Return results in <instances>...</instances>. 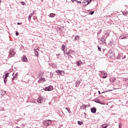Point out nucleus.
<instances>
[{
	"instance_id": "f257e3e1",
	"label": "nucleus",
	"mask_w": 128,
	"mask_h": 128,
	"mask_svg": "<svg viewBox=\"0 0 128 128\" xmlns=\"http://www.w3.org/2000/svg\"><path fill=\"white\" fill-rule=\"evenodd\" d=\"M43 124H44V126H50V124H52V120H44L43 122Z\"/></svg>"
},
{
	"instance_id": "f03ea898",
	"label": "nucleus",
	"mask_w": 128,
	"mask_h": 128,
	"mask_svg": "<svg viewBox=\"0 0 128 128\" xmlns=\"http://www.w3.org/2000/svg\"><path fill=\"white\" fill-rule=\"evenodd\" d=\"M42 90H44L46 92H50V90H54V86H49L48 87L44 88L43 89H42Z\"/></svg>"
},
{
	"instance_id": "7ed1b4c3",
	"label": "nucleus",
	"mask_w": 128,
	"mask_h": 128,
	"mask_svg": "<svg viewBox=\"0 0 128 128\" xmlns=\"http://www.w3.org/2000/svg\"><path fill=\"white\" fill-rule=\"evenodd\" d=\"M108 54L110 58H116V56H114V52L112 50H110L108 52Z\"/></svg>"
},
{
	"instance_id": "20e7f679",
	"label": "nucleus",
	"mask_w": 128,
	"mask_h": 128,
	"mask_svg": "<svg viewBox=\"0 0 128 128\" xmlns=\"http://www.w3.org/2000/svg\"><path fill=\"white\" fill-rule=\"evenodd\" d=\"M92 1V0H84L82 2V4L86 6H88V4H90Z\"/></svg>"
},
{
	"instance_id": "39448f33",
	"label": "nucleus",
	"mask_w": 128,
	"mask_h": 128,
	"mask_svg": "<svg viewBox=\"0 0 128 128\" xmlns=\"http://www.w3.org/2000/svg\"><path fill=\"white\" fill-rule=\"evenodd\" d=\"M120 58H122V60H124V58H126V55L124 56V54L122 53L118 54V55L116 56L117 60H120Z\"/></svg>"
},
{
	"instance_id": "423d86ee",
	"label": "nucleus",
	"mask_w": 128,
	"mask_h": 128,
	"mask_svg": "<svg viewBox=\"0 0 128 128\" xmlns=\"http://www.w3.org/2000/svg\"><path fill=\"white\" fill-rule=\"evenodd\" d=\"M56 72L57 73V74H58V76H64V72L60 70H56Z\"/></svg>"
},
{
	"instance_id": "0eeeda50",
	"label": "nucleus",
	"mask_w": 128,
	"mask_h": 128,
	"mask_svg": "<svg viewBox=\"0 0 128 128\" xmlns=\"http://www.w3.org/2000/svg\"><path fill=\"white\" fill-rule=\"evenodd\" d=\"M37 102L38 104H42L44 102V98L42 97H39L37 100Z\"/></svg>"
},
{
	"instance_id": "6e6552de",
	"label": "nucleus",
	"mask_w": 128,
	"mask_h": 128,
	"mask_svg": "<svg viewBox=\"0 0 128 128\" xmlns=\"http://www.w3.org/2000/svg\"><path fill=\"white\" fill-rule=\"evenodd\" d=\"M14 54H16V52L12 50H10L9 52V56H14Z\"/></svg>"
},
{
	"instance_id": "1a4fd4ad",
	"label": "nucleus",
	"mask_w": 128,
	"mask_h": 128,
	"mask_svg": "<svg viewBox=\"0 0 128 128\" xmlns=\"http://www.w3.org/2000/svg\"><path fill=\"white\" fill-rule=\"evenodd\" d=\"M91 112H92V114H96V108L95 107L91 108Z\"/></svg>"
},
{
	"instance_id": "9d476101",
	"label": "nucleus",
	"mask_w": 128,
	"mask_h": 128,
	"mask_svg": "<svg viewBox=\"0 0 128 128\" xmlns=\"http://www.w3.org/2000/svg\"><path fill=\"white\" fill-rule=\"evenodd\" d=\"M94 102H96L97 104H104L102 103V102L100 101V99L98 98H95L94 100Z\"/></svg>"
},
{
	"instance_id": "9b49d317",
	"label": "nucleus",
	"mask_w": 128,
	"mask_h": 128,
	"mask_svg": "<svg viewBox=\"0 0 128 128\" xmlns=\"http://www.w3.org/2000/svg\"><path fill=\"white\" fill-rule=\"evenodd\" d=\"M44 73L42 71L39 72L38 73V78H42V76H44Z\"/></svg>"
},
{
	"instance_id": "f8f14e48",
	"label": "nucleus",
	"mask_w": 128,
	"mask_h": 128,
	"mask_svg": "<svg viewBox=\"0 0 128 128\" xmlns=\"http://www.w3.org/2000/svg\"><path fill=\"white\" fill-rule=\"evenodd\" d=\"M104 36H102V38L100 39V42H102V44H106V39H104Z\"/></svg>"
},
{
	"instance_id": "ddd939ff",
	"label": "nucleus",
	"mask_w": 128,
	"mask_h": 128,
	"mask_svg": "<svg viewBox=\"0 0 128 128\" xmlns=\"http://www.w3.org/2000/svg\"><path fill=\"white\" fill-rule=\"evenodd\" d=\"M74 40H77L78 42V41L80 40V38L78 36H76L74 37Z\"/></svg>"
},
{
	"instance_id": "4468645a",
	"label": "nucleus",
	"mask_w": 128,
	"mask_h": 128,
	"mask_svg": "<svg viewBox=\"0 0 128 128\" xmlns=\"http://www.w3.org/2000/svg\"><path fill=\"white\" fill-rule=\"evenodd\" d=\"M22 62H28V58H26V56H24L22 58Z\"/></svg>"
},
{
	"instance_id": "2eb2a0df",
	"label": "nucleus",
	"mask_w": 128,
	"mask_h": 128,
	"mask_svg": "<svg viewBox=\"0 0 128 128\" xmlns=\"http://www.w3.org/2000/svg\"><path fill=\"white\" fill-rule=\"evenodd\" d=\"M86 106H88L86 104H82V106H80V110H84V108H86Z\"/></svg>"
},
{
	"instance_id": "dca6fc26",
	"label": "nucleus",
	"mask_w": 128,
	"mask_h": 128,
	"mask_svg": "<svg viewBox=\"0 0 128 128\" xmlns=\"http://www.w3.org/2000/svg\"><path fill=\"white\" fill-rule=\"evenodd\" d=\"M80 80H76V86H80Z\"/></svg>"
},
{
	"instance_id": "f3484780",
	"label": "nucleus",
	"mask_w": 128,
	"mask_h": 128,
	"mask_svg": "<svg viewBox=\"0 0 128 128\" xmlns=\"http://www.w3.org/2000/svg\"><path fill=\"white\" fill-rule=\"evenodd\" d=\"M10 74V73L8 72L5 74L4 79L7 80L8 78V75Z\"/></svg>"
},
{
	"instance_id": "a211bd4d",
	"label": "nucleus",
	"mask_w": 128,
	"mask_h": 128,
	"mask_svg": "<svg viewBox=\"0 0 128 128\" xmlns=\"http://www.w3.org/2000/svg\"><path fill=\"white\" fill-rule=\"evenodd\" d=\"M56 16V14H54V13H51L50 14L49 16L50 18H54V16Z\"/></svg>"
},
{
	"instance_id": "6ab92c4d",
	"label": "nucleus",
	"mask_w": 128,
	"mask_h": 128,
	"mask_svg": "<svg viewBox=\"0 0 128 128\" xmlns=\"http://www.w3.org/2000/svg\"><path fill=\"white\" fill-rule=\"evenodd\" d=\"M78 124L79 126H82L84 124V122L80 121H78Z\"/></svg>"
},
{
	"instance_id": "aec40b11",
	"label": "nucleus",
	"mask_w": 128,
	"mask_h": 128,
	"mask_svg": "<svg viewBox=\"0 0 128 128\" xmlns=\"http://www.w3.org/2000/svg\"><path fill=\"white\" fill-rule=\"evenodd\" d=\"M76 64L77 66H80L82 64V61H77Z\"/></svg>"
},
{
	"instance_id": "412c9836",
	"label": "nucleus",
	"mask_w": 128,
	"mask_h": 128,
	"mask_svg": "<svg viewBox=\"0 0 128 128\" xmlns=\"http://www.w3.org/2000/svg\"><path fill=\"white\" fill-rule=\"evenodd\" d=\"M34 54L36 56H38V50H36L34 51Z\"/></svg>"
},
{
	"instance_id": "4be33fe9",
	"label": "nucleus",
	"mask_w": 128,
	"mask_h": 128,
	"mask_svg": "<svg viewBox=\"0 0 128 128\" xmlns=\"http://www.w3.org/2000/svg\"><path fill=\"white\" fill-rule=\"evenodd\" d=\"M32 14H30L29 16H28V20H30L31 18H32Z\"/></svg>"
},
{
	"instance_id": "5701e85b",
	"label": "nucleus",
	"mask_w": 128,
	"mask_h": 128,
	"mask_svg": "<svg viewBox=\"0 0 128 128\" xmlns=\"http://www.w3.org/2000/svg\"><path fill=\"white\" fill-rule=\"evenodd\" d=\"M66 50V46H64V44H62V50Z\"/></svg>"
},
{
	"instance_id": "b1692460",
	"label": "nucleus",
	"mask_w": 128,
	"mask_h": 128,
	"mask_svg": "<svg viewBox=\"0 0 128 128\" xmlns=\"http://www.w3.org/2000/svg\"><path fill=\"white\" fill-rule=\"evenodd\" d=\"M54 76V74L52 73V72H50V78H52Z\"/></svg>"
},
{
	"instance_id": "393cba45",
	"label": "nucleus",
	"mask_w": 128,
	"mask_h": 128,
	"mask_svg": "<svg viewBox=\"0 0 128 128\" xmlns=\"http://www.w3.org/2000/svg\"><path fill=\"white\" fill-rule=\"evenodd\" d=\"M40 80H42V82H46V78L42 77H40Z\"/></svg>"
},
{
	"instance_id": "a878e982",
	"label": "nucleus",
	"mask_w": 128,
	"mask_h": 128,
	"mask_svg": "<svg viewBox=\"0 0 128 128\" xmlns=\"http://www.w3.org/2000/svg\"><path fill=\"white\" fill-rule=\"evenodd\" d=\"M66 109L68 110V112H69V114H70V112H70V110L68 108H66Z\"/></svg>"
},
{
	"instance_id": "bb28decb",
	"label": "nucleus",
	"mask_w": 128,
	"mask_h": 128,
	"mask_svg": "<svg viewBox=\"0 0 128 128\" xmlns=\"http://www.w3.org/2000/svg\"><path fill=\"white\" fill-rule=\"evenodd\" d=\"M94 14V11H91L90 13V14L91 16H92Z\"/></svg>"
},
{
	"instance_id": "cd10ccee",
	"label": "nucleus",
	"mask_w": 128,
	"mask_h": 128,
	"mask_svg": "<svg viewBox=\"0 0 128 128\" xmlns=\"http://www.w3.org/2000/svg\"><path fill=\"white\" fill-rule=\"evenodd\" d=\"M70 52H72V50H69V52H66V54H67V55L70 54Z\"/></svg>"
},
{
	"instance_id": "c85d7f7f",
	"label": "nucleus",
	"mask_w": 128,
	"mask_h": 128,
	"mask_svg": "<svg viewBox=\"0 0 128 128\" xmlns=\"http://www.w3.org/2000/svg\"><path fill=\"white\" fill-rule=\"evenodd\" d=\"M102 30H100L99 32H98V36L102 34Z\"/></svg>"
},
{
	"instance_id": "c756f323",
	"label": "nucleus",
	"mask_w": 128,
	"mask_h": 128,
	"mask_svg": "<svg viewBox=\"0 0 128 128\" xmlns=\"http://www.w3.org/2000/svg\"><path fill=\"white\" fill-rule=\"evenodd\" d=\"M108 92V91L104 92H102V93H100V91L98 90V92L100 94H104V92Z\"/></svg>"
},
{
	"instance_id": "7c9ffc66",
	"label": "nucleus",
	"mask_w": 128,
	"mask_h": 128,
	"mask_svg": "<svg viewBox=\"0 0 128 128\" xmlns=\"http://www.w3.org/2000/svg\"><path fill=\"white\" fill-rule=\"evenodd\" d=\"M2 94H6V91L3 90L2 91Z\"/></svg>"
},
{
	"instance_id": "2f4dec72",
	"label": "nucleus",
	"mask_w": 128,
	"mask_h": 128,
	"mask_svg": "<svg viewBox=\"0 0 128 128\" xmlns=\"http://www.w3.org/2000/svg\"><path fill=\"white\" fill-rule=\"evenodd\" d=\"M7 79H4V84H6V82H8V80H6Z\"/></svg>"
},
{
	"instance_id": "473e14b6",
	"label": "nucleus",
	"mask_w": 128,
	"mask_h": 128,
	"mask_svg": "<svg viewBox=\"0 0 128 128\" xmlns=\"http://www.w3.org/2000/svg\"><path fill=\"white\" fill-rule=\"evenodd\" d=\"M98 50H99V52H100L102 48H100V47L99 46H98Z\"/></svg>"
},
{
	"instance_id": "72a5a7b5",
	"label": "nucleus",
	"mask_w": 128,
	"mask_h": 128,
	"mask_svg": "<svg viewBox=\"0 0 128 128\" xmlns=\"http://www.w3.org/2000/svg\"><path fill=\"white\" fill-rule=\"evenodd\" d=\"M18 34H20V33H18V32H16V36H18Z\"/></svg>"
},
{
	"instance_id": "f704fd0d",
	"label": "nucleus",
	"mask_w": 128,
	"mask_h": 128,
	"mask_svg": "<svg viewBox=\"0 0 128 128\" xmlns=\"http://www.w3.org/2000/svg\"><path fill=\"white\" fill-rule=\"evenodd\" d=\"M108 78L107 76H102V78Z\"/></svg>"
},
{
	"instance_id": "c9c22d12",
	"label": "nucleus",
	"mask_w": 128,
	"mask_h": 128,
	"mask_svg": "<svg viewBox=\"0 0 128 128\" xmlns=\"http://www.w3.org/2000/svg\"><path fill=\"white\" fill-rule=\"evenodd\" d=\"M16 78L14 76H13V78H12V80H14V79Z\"/></svg>"
},
{
	"instance_id": "e433bc0d",
	"label": "nucleus",
	"mask_w": 128,
	"mask_h": 128,
	"mask_svg": "<svg viewBox=\"0 0 128 128\" xmlns=\"http://www.w3.org/2000/svg\"><path fill=\"white\" fill-rule=\"evenodd\" d=\"M22 6H24V4H26V2H22Z\"/></svg>"
},
{
	"instance_id": "4c0bfd02",
	"label": "nucleus",
	"mask_w": 128,
	"mask_h": 128,
	"mask_svg": "<svg viewBox=\"0 0 128 128\" xmlns=\"http://www.w3.org/2000/svg\"><path fill=\"white\" fill-rule=\"evenodd\" d=\"M18 72L16 73L14 76H16V78H18Z\"/></svg>"
},
{
	"instance_id": "58836bf2",
	"label": "nucleus",
	"mask_w": 128,
	"mask_h": 128,
	"mask_svg": "<svg viewBox=\"0 0 128 128\" xmlns=\"http://www.w3.org/2000/svg\"><path fill=\"white\" fill-rule=\"evenodd\" d=\"M17 24H18V25L22 24V23L18 22L17 23Z\"/></svg>"
},
{
	"instance_id": "ea45409f",
	"label": "nucleus",
	"mask_w": 128,
	"mask_h": 128,
	"mask_svg": "<svg viewBox=\"0 0 128 128\" xmlns=\"http://www.w3.org/2000/svg\"><path fill=\"white\" fill-rule=\"evenodd\" d=\"M78 4H82V2H80V1H78Z\"/></svg>"
},
{
	"instance_id": "a19ab883",
	"label": "nucleus",
	"mask_w": 128,
	"mask_h": 128,
	"mask_svg": "<svg viewBox=\"0 0 128 128\" xmlns=\"http://www.w3.org/2000/svg\"><path fill=\"white\" fill-rule=\"evenodd\" d=\"M125 14H126V16H128V12H125Z\"/></svg>"
},
{
	"instance_id": "79ce46f5",
	"label": "nucleus",
	"mask_w": 128,
	"mask_h": 128,
	"mask_svg": "<svg viewBox=\"0 0 128 128\" xmlns=\"http://www.w3.org/2000/svg\"><path fill=\"white\" fill-rule=\"evenodd\" d=\"M63 52H64V54H66V52H64V50H63Z\"/></svg>"
},
{
	"instance_id": "37998d69",
	"label": "nucleus",
	"mask_w": 128,
	"mask_h": 128,
	"mask_svg": "<svg viewBox=\"0 0 128 128\" xmlns=\"http://www.w3.org/2000/svg\"><path fill=\"white\" fill-rule=\"evenodd\" d=\"M116 82V79H113L112 80V82Z\"/></svg>"
},
{
	"instance_id": "c03bdc74",
	"label": "nucleus",
	"mask_w": 128,
	"mask_h": 128,
	"mask_svg": "<svg viewBox=\"0 0 128 128\" xmlns=\"http://www.w3.org/2000/svg\"><path fill=\"white\" fill-rule=\"evenodd\" d=\"M103 128H108V126H104Z\"/></svg>"
},
{
	"instance_id": "a18cd8bd",
	"label": "nucleus",
	"mask_w": 128,
	"mask_h": 128,
	"mask_svg": "<svg viewBox=\"0 0 128 128\" xmlns=\"http://www.w3.org/2000/svg\"><path fill=\"white\" fill-rule=\"evenodd\" d=\"M1 96H4V94H2V93Z\"/></svg>"
},
{
	"instance_id": "49530a36",
	"label": "nucleus",
	"mask_w": 128,
	"mask_h": 128,
	"mask_svg": "<svg viewBox=\"0 0 128 128\" xmlns=\"http://www.w3.org/2000/svg\"><path fill=\"white\" fill-rule=\"evenodd\" d=\"M84 114L85 116H86V112H84Z\"/></svg>"
},
{
	"instance_id": "de8ad7c7",
	"label": "nucleus",
	"mask_w": 128,
	"mask_h": 128,
	"mask_svg": "<svg viewBox=\"0 0 128 128\" xmlns=\"http://www.w3.org/2000/svg\"><path fill=\"white\" fill-rule=\"evenodd\" d=\"M14 73H13V74H12V76H14Z\"/></svg>"
},
{
	"instance_id": "09e8293b",
	"label": "nucleus",
	"mask_w": 128,
	"mask_h": 128,
	"mask_svg": "<svg viewBox=\"0 0 128 128\" xmlns=\"http://www.w3.org/2000/svg\"><path fill=\"white\" fill-rule=\"evenodd\" d=\"M112 90H110L109 92H112Z\"/></svg>"
},
{
	"instance_id": "8fccbe9b",
	"label": "nucleus",
	"mask_w": 128,
	"mask_h": 128,
	"mask_svg": "<svg viewBox=\"0 0 128 128\" xmlns=\"http://www.w3.org/2000/svg\"><path fill=\"white\" fill-rule=\"evenodd\" d=\"M106 74V73H104V75H105V74Z\"/></svg>"
},
{
	"instance_id": "3c124183",
	"label": "nucleus",
	"mask_w": 128,
	"mask_h": 128,
	"mask_svg": "<svg viewBox=\"0 0 128 128\" xmlns=\"http://www.w3.org/2000/svg\"><path fill=\"white\" fill-rule=\"evenodd\" d=\"M70 58H72V56H70Z\"/></svg>"
},
{
	"instance_id": "603ef678",
	"label": "nucleus",
	"mask_w": 128,
	"mask_h": 128,
	"mask_svg": "<svg viewBox=\"0 0 128 128\" xmlns=\"http://www.w3.org/2000/svg\"><path fill=\"white\" fill-rule=\"evenodd\" d=\"M3 78H4V76H3Z\"/></svg>"
}]
</instances>
